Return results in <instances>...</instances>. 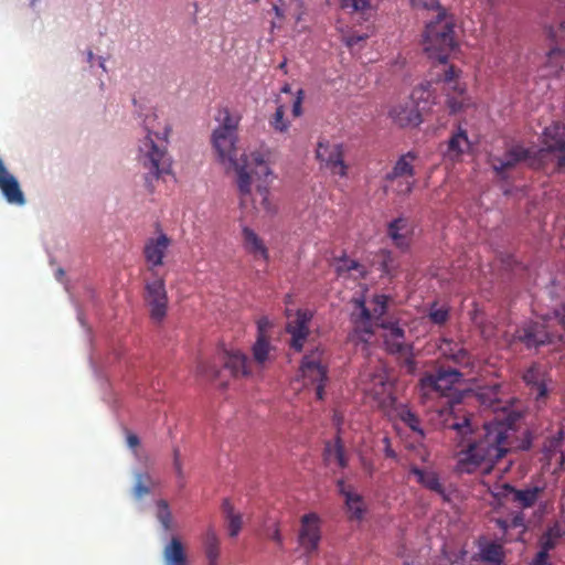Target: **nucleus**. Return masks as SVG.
Masks as SVG:
<instances>
[{
	"instance_id": "22",
	"label": "nucleus",
	"mask_w": 565,
	"mask_h": 565,
	"mask_svg": "<svg viewBox=\"0 0 565 565\" xmlns=\"http://www.w3.org/2000/svg\"><path fill=\"white\" fill-rule=\"evenodd\" d=\"M407 228L408 223L404 217L394 218L387 226V235L392 238L396 247L403 250L408 247V239L405 234Z\"/></svg>"
},
{
	"instance_id": "10",
	"label": "nucleus",
	"mask_w": 565,
	"mask_h": 565,
	"mask_svg": "<svg viewBox=\"0 0 565 565\" xmlns=\"http://www.w3.org/2000/svg\"><path fill=\"white\" fill-rule=\"evenodd\" d=\"M146 301L150 307V317L160 322L166 317L168 308V296L162 279L147 282Z\"/></svg>"
},
{
	"instance_id": "53",
	"label": "nucleus",
	"mask_w": 565,
	"mask_h": 565,
	"mask_svg": "<svg viewBox=\"0 0 565 565\" xmlns=\"http://www.w3.org/2000/svg\"><path fill=\"white\" fill-rule=\"evenodd\" d=\"M340 260L343 263V265H340L338 267V269H337L338 273H341V271H348L349 273L351 270H355V269L361 267L360 263L358 260H354V259H349L347 257H343Z\"/></svg>"
},
{
	"instance_id": "47",
	"label": "nucleus",
	"mask_w": 565,
	"mask_h": 565,
	"mask_svg": "<svg viewBox=\"0 0 565 565\" xmlns=\"http://www.w3.org/2000/svg\"><path fill=\"white\" fill-rule=\"evenodd\" d=\"M430 320L436 324H443L448 319V310L445 308H431L429 312Z\"/></svg>"
},
{
	"instance_id": "31",
	"label": "nucleus",
	"mask_w": 565,
	"mask_h": 565,
	"mask_svg": "<svg viewBox=\"0 0 565 565\" xmlns=\"http://www.w3.org/2000/svg\"><path fill=\"white\" fill-rule=\"evenodd\" d=\"M227 169H234L237 173V188L242 195L250 193V175L246 170L245 164H241L236 160V164H225Z\"/></svg>"
},
{
	"instance_id": "51",
	"label": "nucleus",
	"mask_w": 565,
	"mask_h": 565,
	"mask_svg": "<svg viewBox=\"0 0 565 565\" xmlns=\"http://www.w3.org/2000/svg\"><path fill=\"white\" fill-rule=\"evenodd\" d=\"M224 117L222 119V124L218 127H227L230 132H236L237 130V120L234 119L227 109H224Z\"/></svg>"
},
{
	"instance_id": "25",
	"label": "nucleus",
	"mask_w": 565,
	"mask_h": 565,
	"mask_svg": "<svg viewBox=\"0 0 565 565\" xmlns=\"http://www.w3.org/2000/svg\"><path fill=\"white\" fill-rule=\"evenodd\" d=\"M242 234L244 238V246L248 253L260 255L264 259H268V250L254 230L248 226H244Z\"/></svg>"
},
{
	"instance_id": "42",
	"label": "nucleus",
	"mask_w": 565,
	"mask_h": 565,
	"mask_svg": "<svg viewBox=\"0 0 565 565\" xmlns=\"http://www.w3.org/2000/svg\"><path fill=\"white\" fill-rule=\"evenodd\" d=\"M515 488L510 483H503L495 487L493 491H491L492 495L498 499H509L513 497Z\"/></svg>"
},
{
	"instance_id": "45",
	"label": "nucleus",
	"mask_w": 565,
	"mask_h": 565,
	"mask_svg": "<svg viewBox=\"0 0 565 565\" xmlns=\"http://www.w3.org/2000/svg\"><path fill=\"white\" fill-rule=\"evenodd\" d=\"M355 307L360 310L359 318L355 320L356 322L362 321L369 323L371 321L372 315L370 309L365 306V301L363 298H359L354 300Z\"/></svg>"
},
{
	"instance_id": "28",
	"label": "nucleus",
	"mask_w": 565,
	"mask_h": 565,
	"mask_svg": "<svg viewBox=\"0 0 565 565\" xmlns=\"http://www.w3.org/2000/svg\"><path fill=\"white\" fill-rule=\"evenodd\" d=\"M345 508L350 513V519L354 521H361L364 518L366 508L363 501V497L356 492L348 494L344 499Z\"/></svg>"
},
{
	"instance_id": "63",
	"label": "nucleus",
	"mask_w": 565,
	"mask_h": 565,
	"mask_svg": "<svg viewBox=\"0 0 565 565\" xmlns=\"http://www.w3.org/2000/svg\"><path fill=\"white\" fill-rule=\"evenodd\" d=\"M222 510H223V513L225 514V518H230V516L237 514L234 512V507H233L232 502L230 501V499H227V498L224 499L222 502Z\"/></svg>"
},
{
	"instance_id": "17",
	"label": "nucleus",
	"mask_w": 565,
	"mask_h": 565,
	"mask_svg": "<svg viewBox=\"0 0 565 565\" xmlns=\"http://www.w3.org/2000/svg\"><path fill=\"white\" fill-rule=\"evenodd\" d=\"M390 116L399 127H417L423 121L418 105L394 107Z\"/></svg>"
},
{
	"instance_id": "38",
	"label": "nucleus",
	"mask_w": 565,
	"mask_h": 565,
	"mask_svg": "<svg viewBox=\"0 0 565 565\" xmlns=\"http://www.w3.org/2000/svg\"><path fill=\"white\" fill-rule=\"evenodd\" d=\"M271 127L279 131L285 132L289 128V121L285 119V107L284 105H279L274 114L273 119L270 120Z\"/></svg>"
},
{
	"instance_id": "2",
	"label": "nucleus",
	"mask_w": 565,
	"mask_h": 565,
	"mask_svg": "<svg viewBox=\"0 0 565 565\" xmlns=\"http://www.w3.org/2000/svg\"><path fill=\"white\" fill-rule=\"evenodd\" d=\"M139 117H142L146 136L139 141L137 159L147 171L145 173V186L149 192H153L154 182L172 172L173 160L168 152L169 136L172 128L167 124L161 132L156 131L158 115L152 108L147 109L146 114L139 113Z\"/></svg>"
},
{
	"instance_id": "61",
	"label": "nucleus",
	"mask_w": 565,
	"mask_h": 565,
	"mask_svg": "<svg viewBox=\"0 0 565 565\" xmlns=\"http://www.w3.org/2000/svg\"><path fill=\"white\" fill-rule=\"evenodd\" d=\"M291 335V343L290 347L297 351L300 352L303 348V342L307 338H299L298 334H290Z\"/></svg>"
},
{
	"instance_id": "54",
	"label": "nucleus",
	"mask_w": 565,
	"mask_h": 565,
	"mask_svg": "<svg viewBox=\"0 0 565 565\" xmlns=\"http://www.w3.org/2000/svg\"><path fill=\"white\" fill-rule=\"evenodd\" d=\"M200 373L204 376H207L212 380L220 377L221 370H218L215 365H200Z\"/></svg>"
},
{
	"instance_id": "40",
	"label": "nucleus",
	"mask_w": 565,
	"mask_h": 565,
	"mask_svg": "<svg viewBox=\"0 0 565 565\" xmlns=\"http://www.w3.org/2000/svg\"><path fill=\"white\" fill-rule=\"evenodd\" d=\"M429 87H430V84L426 83V84L419 85L418 87H416L413 90L412 99L414 103H416V105L419 106V102H424L426 105L429 103V100H428L430 97Z\"/></svg>"
},
{
	"instance_id": "7",
	"label": "nucleus",
	"mask_w": 565,
	"mask_h": 565,
	"mask_svg": "<svg viewBox=\"0 0 565 565\" xmlns=\"http://www.w3.org/2000/svg\"><path fill=\"white\" fill-rule=\"evenodd\" d=\"M321 540L320 518L310 512L301 518V526L298 533V544L303 554L309 555L318 550Z\"/></svg>"
},
{
	"instance_id": "37",
	"label": "nucleus",
	"mask_w": 565,
	"mask_h": 565,
	"mask_svg": "<svg viewBox=\"0 0 565 565\" xmlns=\"http://www.w3.org/2000/svg\"><path fill=\"white\" fill-rule=\"evenodd\" d=\"M380 270L387 276H393L397 268L393 253L387 249H382L380 252Z\"/></svg>"
},
{
	"instance_id": "46",
	"label": "nucleus",
	"mask_w": 565,
	"mask_h": 565,
	"mask_svg": "<svg viewBox=\"0 0 565 565\" xmlns=\"http://www.w3.org/2000/svg\"><path fill=\"white\" fill-rule=\"evenodd\" d=\"M228 522V535L231 537H235L238 535L241 529H242V516L241 514H236L230 518H226Z\"/></svg>"
},
{
	"instance_id": "36",
	"label": "nucleus",
	"mask_w": 565,
	"mask_h": 565,
	"mask_svg": "<svg viewBox=\"0 0 565 565\" xmlns=\"http://www.w3.org/2000/svg\"><path fill=\"white\" fill-rule=\"evenodd\" d=\"M399 418L414 433H417L420 437L425 436L424 430L420 427V419L414 412L408 408L402 409L399 412Z\"/></svg>"
},
{
	"instance_id": "39",
	"label": "nucleus",
	"mask_w": 565,
	"mask_h": 565,
	"mask_svg": "<svg viewBox=\"0 0 565 565\" xmlns=\"http://www.w3.org/2000/svg\"><path fill=\"white\" fill-rule=\"evenodd\" d=\"M385 345L386 350L392 354H405L412 350V347L405 344L402 340L386 339Z\"/></svg>"
},
{
	"instance_id": "15",
	"label": "nucleus",
	"mask_w": 565,
	"mask_h": 565,
	"mask_svg": "<svg viewBox=\"0 0 565 565\" xmlns=\"http://www.w3.org/2000/svg\"><path fill=\"white\" fill-rule=\"evenodd\" d=\"M544 150L550 153L565 152V125L553 122L542 134Z\"/></svg>"
},
{
	"instance_id": "60",
	"label": "nucleus",
	"mask_w": 565,
	"mask_h": 565,
	"mask_svg": "<svg viewBox=\"0 0 565 565\" xmlns=\"http://www.w3.org/2000/svg\"><path fill=\"white\" fill-rule=\"evenodd\" d=\"M548 556V552L544 550H540L535 556V558L530 563V565H551L546 562Z\"/></svg>"
},
{
	"instance_id": "21",
	"label": "nucleus",
	"mask_w": 565,
	"mask_h": 565,
	"mask_svg": "<svg viewBox=\"0 0 565 565\" xmlns=\"http://www.w3.org/2000/svg\"><path fill=\"white\" fill-rule=\"evenodd\" d=\"M202 548L210 565H215L218 561L221 548L220 539L214 527L210 526L203 534Z\"/></svg>"
},
{
	"instance_id": "9",
	"label": "nucleus",
	"mask_w": 565,
	"mask_h": 565,
	"mask_svg": "<svg viewBox=\"0 0 565 565\" xmlns=\"http://www.w3.org/2000/svg\"><path fill=\"white\" fill-rule=\"evenodd\" d=\"M236 132H230L227 127H217L212 135L213 147L218 160L225 164H236Z\"/></svg>"
},
{
	"instance_id": "49",
	"label": "nucleus",
	"mask_w": 565,
	"mask_h": 565,
	"mask_svg": "<svg viewBox=\"0 0 565 565\" xmlns=\"http://www.w3.org/2000/svg\"><path fill=\"white\" fill-rule=\"evenodd\" d=\"M252 162L256 168H264V175L268 177L271 173L268 164L266 163L264 156L260 152H252L250 153Z\"/></svg>"
},
{
	"instance_id": "3",
	"label": "nucleus",
	"mask_w": 565,
	"mask_h": 565,
	"mask_svg": "<svg viewBox=\"0 0 565 565\" xmlns=\"http://www.w3.org/2000/svg\"><path fill=\"white\" fill-rule=\"evenodd\" d=\"M455 30L452 32L437 33L430 30V36L424 38V51L430 60L437 61L443 71L436 73V81L443 82L459 94L465 92V88L457 82L459 71L452 65H448V57L450 52L456 47Z\"/></svg>"
},
{
	"instance_id": "29",
	"label": "nucleus",
	"mask_w": 565,
	"mask_h": 565,
	"mask_svg": "<svg viewBox=\"0 0 565 565\" xmlns=\"http://www.w3.org/2000/svg\"><path fill=\"white\" fill-rule=\"evenodd\" d=\"M541 491L542 488L540 487L526 488L522 490L515 488L512 501L519 503L522 508H531L537 501Z\"/></svg>"
},
{
	"instance_id": "5",
	"label": "nucleus",
	"mask_w": 565,
	"mask_h": 565,
	"mask_svg": "<svg viewBox=\"0 0 565 565\" xmlns=\"http://www.w3.org/2000/svg\"><path fill=\"white\" fill-rule=\"evenodd\" d=\"M462 373L457 369L440 367L436 373H428L419 380L422 390L434 391L446 396L460 382Z\"/></svg>"
},
{
	"instance_id": "6",
	"label": "nucleus",
	"mask_w": 565,
	"mask_h": 565,
	"mask_svg": "<svg viewBox=\"0 0 565 565\" xmlns=\"http://www.w3.org/2000/svg\"><path fill=\"white\" fill-rule=\"evenodd\" d=\"M344 149L342 143L331 145L329 141H319L317 148V159L331 173L340 177H347L348 166L344 162Z\"/></svg>"
},
{
	"instance_id": "64",
	"label": "nucleus",
	"mask_w": 565,
	"mask_h": 565,
	"mask_svg": "<svg viewBox=\"0 0 565 565\" xmlns=\"http://www.w3.org/2000/svg\"><path fill=\"white\" fill-rule=\"evenodd\" d=\"M366 39V35H350L345 39V44L347 46L349 47H352L354 45H356L359 42L363 41Z\"/></svg>"
},
{
	"instance_id": "12",
	"label": "nucleus",
	"mask_w": 565,
	"mask_h": 565,
	"mask_svg": "<svg viewBox=\"0 0 565 565\" xmlns=\"http://www.w3.org/2000/svg\"><path fill=\"white\" fill-rule=\"evenodd\" d=\"M170 244L171 239L161 231L157 237L147 239L143 247V256L151 268L159 267L163 264V258Z\"/></svg>"
},
{
	"instance_id": "30",
	"label": "nucleus",
	"mask_w": 565,
	"mask_h": 565,
	"mask_svg": "<svg viewBox=\"0 0 565 565\" xmlns=\"http://www.w3.org/2000/svg\"><path fill=\"white\" fill-rule=\"evenodd\" d=\"M480 557L484 562L492 563V565H502L503 552L502 546L494 542H489L480 547Z\"/></svg>"
},
{
	"instance_id": "24",
	"label": "nucleus",
	"mask_w": 565,
	"mask_h": 565,
	"mask_svg": "<svg viewBox=\"0 0 565 565\" xmlns=\"http://www.w3.org/2000/svg\"><path fill=\"white\" fill-rule=\"evenodd\" d=\"M166 565H185V552L182 542L172 537L163 551Z\"/></svg>"
},
{
	"instance_id": "59",
	"label": "nucleus",
	"mask_w": 565,
	"mask_h": 565,
	"mask_svg": "<svg viewBox=\"0 0 565 565\" xmlns=\"http://www.w3.org/2000/svg\"><path fill=\"white\" fill-rule=\"evenodd\" d=\"M338 492L345 499L348 494H352L353 488L348 486L343 479L337 481Z\"/></svg>"
},
{
	"instance_id": "50",
	"label": "nucleus",
	"mask_w": 565,
	"mask_h": 565,
	"mask_svg": "<svg viewBox=\"0 0 565 565\" xmlns=\"http://www.w3.org/2000/svg\"><path fill=\"white\" fill-rule=\"evenodd\" d=\"M257 192L262 198V206L267 213H274L275 209L271 206L269 202V191L267 186H258Z\"/></svg>"
},
{
	"instance_id": "57",
	"label": "nucleus",
	"mask_w": 565,
	"mask_h": 565,
	"mask_svg": "<svg viewBox=\"0 0 565 565\" xmlns=\"http://www.w3.org/2000/svg\"><path fill=\"white\" fill-rule=\"evenodd\" d=\"M271 327V322L267 317H263L257 321V337H266V331Z\"/></svg>"
},
{
	"instance_id": "52",
	"label": "nucleus",
	"mask_w": 565,
	"mask_h": 565,
	"mask_svg": "<svg viewBox=\"0 0 565 565\" xmlns=\"http://www.w3.org/2000/svg\"><path fill=\"white\" fill-rule=\"evenodd\" d=\"M555 529H548V531L541 539V548L550 552V550L554 548L555 540L552 537Z\"/></svg>"
},
{
	"instance_id": "20",
	"label": "nucleus",
	"mask_w": 565,
	"mask_h": 565,
	"mask_svg": "<svg viewBox=\"0 0 565 565\" xmlns=\"http://www.w3.org/2000/svg\"><path fill=\"white\" fill-rule=\"evenodd\" d=\"M411 473L417 479V482L426 489L434 491L438 494L445 495V489L440 483L439 476L433 470L422 469L417 466L411 467Z\"/></svg>"
},
{
	"instance_id": "35",
	"label": "nucleus",
	"mask_w": 565,
	"mask_h": 565,
	"mask_svg": "<svg viewBox=\"0 0 565 565\" xmlns=\"http://www.w3.org/2000/svg\"><path fill=\"white\" fill-rule=\"evenodd\" d=\"M269 347L267 337H257L256 342L252 348L253 356L257 363L263 364L267 360Z\"/></svg>"
},
{
	"instance_id": "14",
	"label": "nucleus",
	"mask_w": 565,
	"mask_h": 565,
	"mask_svg": "<svg viewBox=\"0 0 565 565\" xmlns=\"http://www.w3.org/2000/svg\"><path fill=\"white\" fill-rule=\"evenodd\" d=\"M427 9H437L438 13L426 24L423 38L430 36V30L437 33L443 32H452L455 28V18L451 14H448L446 9L441 8L437 0H429V2L425 3Z\"/></svg>"
},
{
	"instance_id": "26",
	"label": "nucleus",
	"mask_w": 565,
	"mask_h": 565,
	"mask_svg": "<svg viewBox=\"0 0 565 565\" xmlns=\"http://www.w3.org/2000/svg\"><path fill=\"white\" fill-rule=\"evenodd\" d=\"M312 318V313L308 310H297L296 319L289 322L286 327V331L289 334H298L299 338H307L309 334L308 323Z\"/></svg>"
},
{
	"instance_id": "33",
	"label": "nucleus",
	"mask_w": 565,
	"mask_h": 565,
	"mask_svg": "<svg viewBox=\"0 0 565 565\" xmlns=\"http://www.w3.org/2000/svg\"><path fill=\"white\" fill-rule=\"evenodd\" d=\"M324 457L327 461H330L332 457L337 460L338 465L341 468H345L348 466V460L344 455V449L341 444L340 438H337V441L334 445H331L330 443H327L324 448Z\"/></svg>"
},
{
	"instance_id": "34",
	"label": "nucleus",
	"mask_w": 565,
	"mask_h": 565,
	"mask_svg": "<svg viewBox=\"0 0 565 565\" xmlns=\"http://www.w3.org/2000/svg\"><path fill=\"white\" fill-rule=\"evenodd\" d=\"M462 142H465L467 145L469 143L468 135L465 129L459 127L458 131L456 134H454L447 142L448 152L455 153L457 156L461 154L463 152V150L461 148Z\"/></svg>"
},
{
	"instance_id": "11",
	"label": "nucleus",
	"mask_w": 565,
	"mask_h": 565,
	"mask_svg": "<svg viewBox=\"0 0 565 565\" xmlns=\"http://www.w3.org/2000/svg\"><path fill=\"white\" fill-rule=\"evenodd\" d=\"M522 380L535 399L545 398L548 394V373L540 363H532L522 374Z\"/></svg>"
},
{
	"instance_id": "19",
	"label": "nucleus",
	"mask_w": 565,
	"mask_h": 565,
	"mask_svg": "<svg viewBox=\"0 0 565 565\" xmlns=\"http://www.w3.org/2000/svg\"><path fill=\"white\" fill-rule=\"evenodd\" d=\"M221 361L223 362L224 369L233 376L248 374L247 356L239 351H223L221 354Z\"/></svg>"
},
{
	"instance_id": "43",
	"label": "nucleus",
	"mask_w": 565,
	"mask_h": 565,
	"mask_svg": "<svg viewBox=\"0 0 565 565\" xmlns=\"http://www.w3.org/2000/svg\"><path fill=\"white\" fill-rule=\"evenodd\" d=\"M564 434L562 430H559L555 436H553L548 440V445H546L543 449L544 454L551 458L552 454L557 451L561 447V444L563 441Z\"/></svg>"
},
{
	"instance_id": "23",
	"label": "nucleus",
	"mask_w": 565,
	"mask_h": 565,
	"mask_svg": "<svg viewBox=\"0 0 565 565\" xmlns=\"http://www.w3.org/2000/svg\"><path fill=\"white\" fill-rule=\"evenodd\" d=\"M416 158L415 153L409 151L399 157V159L395 162L391 172L385 175L386 181H393L403 175H415L414 167L412 166V161Z\"/></svg>"
},
{
	"instance_id": "44",
	"label": "nucleus",
	"mask_w": 565,
	"mask_h": 565,
	"mask_svg": "<svg viewBox=\"0 0 565 565\" xmlns=\"http://www.w3.org/2000/svg\"><path fill=\"white\" fill-rule=\"evenodd\" d=\"M342 9L351 8L353 11H364L370 7L365 0H339Z\"/></svg>"
},
{
	"instance_id": "27",
	"label": "nucleus",
	"mask_w": 565,
	"mask_h": 565,
	"mask_svg": "<svg viewBox=\"0 0 565 565\" xmlns=\"http://www.w3.org/2000/svg\"><path fill=\"white\" fill-rule=\"evenodd\" d=\"M501 387L500 383L479 386L476 391V396L482 405L492 407L501 402Z\"/></svg>"
},
{
	"instance_id": "58",
	"label": "nucleus",
	"mask_w": 565,
	"mask_h": 565,
	"mask_svg": "<svg viewBox=\"0 0 565 565\" xmlns=\"http://www.w3.org/2000/svg\"><path fill=\"white\" fill-rule=\"evenodd\" d=\"M302 98H303V90L299 89L297 92V97H296V99L294 100V104H292V115L296 116V117L300 116L301 113H302V108H301Z\"/></svg>"
},
{
	"instance_id": "32",
	"label": "nucleus",
	"mask_w": 565,
	"mask_h": 565,
	"mask_svg": "<svg viewBox=\"0 0 565 565\" xmlns=\"http://www.w3.org/2000/svg\"><path fill=\"white\" fill-rule=\"evenodd\" d=\"M157 512L156 518L160 525L162 526L164 532L172 531V513L168 502L163 499H160L156 502Z\"/></svg>"
},
{
	"instance_id": "4",
	"label": "nucleus",
	"mask_w": 565,
	"mask_h": 565,
	"mask_svg": "<svg viewBox=\"0 0 565 565\" xmlns=\"http://www.w3.org/2000/svg\"><path fill=\"white\" fill-rule=\"evenodd\" d=\"M535 159L536 152L533 149L514 143L502 156H491L489 162L495 175L502 181H508L510 179L509 171L523 162Z\"/></svg>"
},
{
	"instance_id": "8",
	"label": "nucleus",
	"mask_w": 565,
	"mask_h": 565,
	"mask_svg": "<svg viewBox=\"0 0 565 565\" xmlns=\"http://www.w3.org/2000/svg\"><path fill=\"white\" fill-rule=\"evenodd\" d=\"M300 370L305 377L316 383V396L323 399L324 385L328 381L327 369L321 364L320 352L317 349L302 358Z\"/></svg>"
},
{
	"instance_id": "62",
	"label": "nucleus",
	"mask_w": 565,
	"mask_h": 565,
	"mask_svg": "<svg viewBox=\"0 0 565 565\" xmlns=\"http://www.w3.org/2000/svg\"><path fill=\"white\" fill-rule=\"evenodd\" d=\"M457 348H459L458 344L454 343L452 341L446 340L440 349L444 355L449 358V354L456 352Z\"/></svg>"
},
{
	"instance_id": "55",
	"label": "nucleus",
	"mask_w": 565,
	"mask_h": 565,
	"mask_svg": "<svg viewBox=\"0 0 565 565\" xmlns=\"http://www.w3.org/2000/svg\"><path fill=\"white\" fill-rule=\"evenodd\" d=\"M374 302L376 305L374 312L379 316L384 315L386 311L387 297L385 295H377L374 297Z\"/></svg>"
},
{
	"instance_id": "48",
	"label": "nucleus",
	"mask_w": 565,
	"mask_h": 565,
	"mask_svg": "<svg viewBox=\"0 0 565 565\" xmlns=\"http://www.w3.org/2000/svg\"><path fill=\"white\" fill-rule=\"evenodd\" d=\"M449 359L457 364L465 365L469 363V353L466 349L459 347L456 352L449 354Z\"/></svg>"
},
{
	"instance_id": "41",
	"label": "nucleus",
	"mask_w": 565,
	"mask_h": 565,
	"mask_svg": "<svg viewBox=\"0 0 565 565\" xmlns=\"http://www.w3.org/2000/svg\"><path fill=\"white\" fill-rule=\"evenodd\" d=\"M172 455H173V469H174V472L180 481L179 486H180V488H182L184 486V483H183L184 473H183V467H182V460H181V451H180L179 447H177V446L173 447Z\"/></svg>"
},
{
	"instance_id": "16",
	"label": "nucleus",
	"mask_w": 565,
	"mask_h": 565,
	"mask_svg": "<svg viewBox=\"0 0 565 565\" xmlns=\"http://www.w3.org/2000/svg\"><path fill=\"white\" fill-rule=\"evenodd\" d=\"M0 191L4 200L9 204L22 206L25 204V196L21 190L18 179L8 172L0 177Z\"/></svg>"
},
{
	"instance_id": "18",
	"label": "nucleus",
	"mask_w": 565,
	"mask_h": 565,
	"mask_svg": "<svg viewBox=\"0 0 565 565\" xmlns=\"http://www.w3.org/2000/svg\"><path fill=\"white\" fill-rule=\"evenodd\" d=\"M134 479L135 483L131 489V494L136 501H141L146 495L151 494L159 486V481L147 470H135Z\"/></svg>"
},
{
	"instance_id": "56",
	"label": "nucleus",
	"mask_w": 565,
	"mask_h": 565,
	"mask_svg": "<svg viewBox=\"0 0 565 565\" xmlns=\"http://www.w3.org/2000/svg\"><path fill=\"white\" fill-rule=\"evenodd\" d=\"M508 520L511 529L524 527V515L522 512L513 513Z\"/></svg>"
},
{
	"instance_id": "13",
	"label": "nucleus",
	"mask_w": 565,
	"mask_h": 565,
	"mask_svg": "<svg viewBox=\"0 0 565 565\" xmlns=\"http://www.w3.org/2000/svg\"><path fill=\"white\" fill-rule=\"evenodd\" d=\"M513 338L527 349H535L547 342V334L543 326L537 322L525 323L514 332Z\"/></svg>"
},
{
	"instance_id": "1",
	"label": "nucleus",
	"mask_w": 565,
	"mask_h": 565,
	"mask_svg": "<svg viewBox=\"0 0 565 565\" xmlns=\"http://www.w3.org/2000/svg\"><path fill=\"white\" fill-rule=\"evenodd\" d=\"M456 430L458 446L462 448L457 454L455 472L458 475H473L480 471L482 475H490L497 463L509 452L508 427L501 422L487 423L482 433L468 439L473 434V428L469 417H463L460 422L448 425Z\"/></svg>"
}]
</instances>
